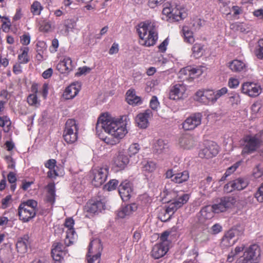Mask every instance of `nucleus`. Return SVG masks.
I'll return each mask as SVG.
<instances>
[{
  "mask_svg": "<svg viewBox=\"0 0 263 263\" xmlns=\"http://www.w3.org/2000/svg\"><path fill=\"white\" fill-rule=\"evenodd\" d=\"M27 102L29 105L36 107L40 105V102L37 99L36 94H30L27 98Z\"/></svg>",
  "mask_w": 263,
  "mask_h": 263,
  "instance_id": "nucleus-50",
  "label": "nucleus"
},
{
  "mask_svg": "<svg viewBox=\"0 0 263 263\" xmlns=\"http://www.w3.org/2000/svg\"><path fill=\"white\" fill-rule=\"evenodd\" d=\"M11 124V122L8 117H0V126L4 128L5 132H8L9 130Z\"/></svg>",
  "mask_w": 263,
  "mask_h": 263,
  "instance_id": "nucleus-46",
  "label": "nucleus"
},
{
  "mask_svg": "<svg viewBox=\"0 0 263 263\" xmlns=\"http://www.w3.org/2000/svg\"><path fill=\"white\" fill-rule=\"evenodd\" d=\"M11 201V195H7L5 198L3 199L2 200V208L4 209L8 207Z\"/></svg>",
  "mask_w": 263,
  "mask_h": 263,
  "instance_id": "nucleus-62",
  "label": "nucleus"
},
{
  "mask_svg": "<svg viewBox=\"0 0 263 263\" xmlns=\"http://www.w3.org/2000/svg\"><path fill=\"white\" fill-rule=\"evenodd\" d=\"M37 205V202L32 199L21 203L18 209L20 219L27 222L33 218L36 215Z\"/></svg>",
  "mask_w": 263,
  "mask_h": 263,
  "instance_id": "nucleus-4",
  "label": "nucleus"
},
{
  "mask_svg": "<svg viewBox=\"0 0 263 263\" xmlns=\"http://www.w3.org/2000/svg\"><path fill=\"white\" fill-rule=\"evenodd\" d=\"M241 161H238L234 163L233 165L229 167L225 172L224 175L221 177L220 179V181H224L227 177L230 176L231 174H232L233 173H234L236 169L239 167V166L240 165Z\"/></svg>",
  "mask_w": 263,
  "mask_h": 263,
  "instance_id": "nucleus-45",
  "label": "nucleus"
},
{
  "mask_svg": "<svg viewBox=\"0 0 263 263\" xmlns=\"http://www.w3.org/2000/svg\"><path fill=\"white\" fill-rule=\"evenodd\" d=\"M194 100L199 103L208 105L205 89L198 90L194 96Z\"/></svg>",
  "mask_w": 263,
  "mask_h": 263,
  "instance_id": "nucleus-40",
  "label": "nucleus"
},
{
  "mask_svg": "<svg viewBox=\"0 0 263 263\" xmlns=\"http://www.w3.org/2000/svg\"><path fill=\"white\" fill-rule=\"evenodd\" d=\"M214 91L216 100H217L220 97L227 93L228 89L226 87H223L220 89Z\"/></svg>",
  "mask_w": 263,
  "mask_h": 263,
  "instance_id": "nucleus-63",
  "label": "nucleus"
},
{
  "mask_svg": "<svg viewBox=\"0 0 263 263\" xmlns=\"http://www.w3.org/2000/svg\"><path fill=\"white\" fill-rule=\"evenodd\" d=\"M212 181V178L208 177L206 179L201 182V189L203 188V192L200 191L201 194L204 196H209L211 194V191H209V187L211 188L212 186L210 185Z\"/></svg>",
  "mask_w": 263,
  "mask_h": 263,
  "instance_id": "nucleus-41",
  "label": "nucleus"
},
{
  "mask_svg": "<svg viewBox=\"0 0 263 263\" xmlns=\"http://www.w3.org/2000/svg\"><path fill=\"white\" fill-rule=\"evenodd\" d=\"M128 162L129 159L127 156L121 153L115 158L114 160V166L118 168L117 171L124 169Z\"/></svg>",
  "mask_w": 263,
  "mask_h": 263,
  "instance_id": "nucleus-30",
  "label": "nucleus"
},
{
  "mask_svg": "<svg viewBox=\"0 0 263 263\" xmlns=\"http://www.w3.org/2000/svg\"><path fill=\"white\" fill-rule=\"evenodd\" d=\"M78 127L73 119H68L65 124L63 137L64 140L69 144L73 143L78 139Z\"/></svg>",
  "mask_w": 263,
  "mask_h": 263,
  "instance_id": "nucleus-8",
  "label": "nucleus"
},
{
  "mask_svg": "<svg viewBox=\"0 0 263 263\" xmlns=\"http://www.w3.org/2000/svg\"><path fill=\"white\" fill-rule=\"evenodd\" d=\"M201 119L202 115L200 113L193 114L187 118L182 123V128L185 130L194 129L200 125Z\"/></svg>",
  "mask_w": 263,
  "mask_h": 263,
  "instance_id": "nucleus-15",
  "label": "nucleus"
},
{
  "mask_svg": "<svg viewBox=\"0 0 263 263\" xmlns=\"http://www.w3.org/2000/svg\"><path fill=\"white\" fill-rule=\"evenodd\" d=\"M189 178L188 172L183 171L175 174L172 180L177 183H181L187 180Z\"/></svg>",
  "mask_w": 263,
  "mask_h": 263,
  "instance_id": "nucleus-38",
  "label": "nucleus"
},
{
  "mask_svg": "<svg viewBox=\"0 0 263 263\" xmlns=\"http://www.w3.org/2000/svg\"><path fill=\"white\" fill-rule=\"evenodd\" d=\"M222 227L218 223L215 224L211 228V233L213 234H217L221 232Z\"/></svg>",
  "mask_w": 263,
  "mask_h": 263,
  "instance_id": "nucleus-64",
  "label": "nucleus"
},
{
  "mask_svg": "<svg viewBox=\"0 0 263 263\" xmlns=\"http://www.w3.org/2000/svg\"><path fill=\"white\" fill-rule=\"evenodd\" d=\"M244 250V246L236 247L234 250H232L231 252L228 254L227 257V261L229 262H232L234 259V257L237 255L239 253L242 252Z\"/></svg>",
  "mask_w": 263,
  "mask_h": 263,
  "instance_id": "nucleus-44",
  "label": "nucleus"
},
{
  "mask_svg": "<svg viewBox=\"0 0 263 263\" xmlns=\"http://www.w3.org/2000/svg\"><path fill=\"white\" fill-rule=\"evenodd\" d=\"M169 235L170 232L168 231L163 232L160 236L159 240L160 242L159 243L168 247L170 242L167 239Z\"/></svg>",
  "mask_w": 263,
  "mask_h": 263,
  "instance_id": "nucleus-51",
  "label": "nucleus"
},
{
  "mask_svg": "<svg viewBox=\"0 0 263 263\" xmlns=\"http://www.w3.org/2000/svg\"><path fill=\"white\" fill-rule=\"evenodd\" d=\"M249 184V181L246 178H238L229 182L224 185V191L228 193L234 190L240 191L245 189Z\"/></svg>",
  "mask_w": 263,
  "mask_h": 263,
  "instance_id": "nucleus-14",
  "label": "nucleus"
},
{
  "mask_svg": "<svg viewBox=\"0 0 263 263\" xmlns=\"http://www.w3.org/2000/svg\"><path fill=\"white\" fill-rule=\"evenodd\" d=\"M108 168L106 166L94 168L91 170L92 183L96 187L101 185L106 180Z\"/></svg>",
  "mask_w": 263,
  "mask_h": 263,
  "instance_id": "nucleus-10",
  "label": "nucleus"
},
{
  "mask_svg": "<svg viewBox=\"0 0 263 263\" xmlns=\"http://www.w3.org/2000/svg\"><path fill=\"white\" fill-rule=\"evenodd\" d=\"M254 197L258 202H263V183L255 193Z\"/></svg>",
  "mask_w": 263,
  "mask_h": 263,
  "instance_id": "nucleus-53",
  "label": "nucleus"
},
{
  "mask_svg": "<svg viewBox=\"0 0 263 263\" xmlns=\"http://www.w3.org/2000/svg\"><path fill=\"white\" fill-rule=\"evenodd\" d=\"M200 220L210 219L214 216V211L211 205H207L203 207L200 212Z\"/></svg>",
  "mask_w": 263,
  "mask_h": 263,
  "instance_id": "nucleus-35",
  "label": "nucleus"
},
{
  "mask_svg": "<svg viewBox=\"0 0 263 263\" xmlns=\"http://www.w3.org/2000/svg\"><path fill=\"white\" fill-rule=\"evenodd\" d=\"M51 28V24L49 22L43 21L40 25V30L44 32H48Z\"/></svg>",
  "mask_w": 263,
  "mask_h": 263,
  "instance_id": "nucleus-56",
  "label": "nucleus"
},
{
  "mask_svg": "<svg viewBox=\"0 0 263 263\" xmlns=\"http://www.w3.org/2000/svg\"><path fill=\"white\" fill-rule=\"evenodd\" d=\"M235 202V199L232 196L224 197L221 198L219 203L215 204L212 206L215 213H219L223 212L228 209L232 207Z\"/></svg>",
  "mask_w": 263,
  "mask_h": 263,
  "instance_id": "nucleus-16",
  "label": "nucleus"
},
{
  "mask_svg": "<svg viewBox=\"0 0 263 263\" xmlns=\"http://www.w3.org/2000/svg\"><path fill=\"white\" fill-rule=\"evenodd\" d=\"M168 249V246L157 243L152 248L151 256L155 259L160 258L166 254Z\"/></svg>",
  "mask_w": 263,
  "mask_h": 263,
  "instance_id": "nucleus-21",
  "label": "nucleus"
},
{
  "mask_svg": "<svg viewBox=\"0 0 263 263\" xmlns=\"http://www.w3.org/2000/svg\"><path fill=\"white\" fill-rule=\"evenodd\" d=\"M179 144L184 149H191L195 145V141L193 137L190 135H184L179 139Z\"/></svg>",
  "mask_w": 263,
  "mask_h": 263,
  "instance_id": "nucleus-29",
  "label": "nucleus"
},
{
  "mask_svg": "<svg viewBox=\"0 0 263 263\" xmlns=\"http://www.w3.org/2000/svg\"><path fill=\"white\" fill-rule=\"evenodd\" d=\"M260 252V248L257 245L250 246L245 249L240 263H258Z\"/></svg>",
  "mask_w": 263,
  "mask_h": 263,
  "instance_id": "nucleus-9",
  "label": "nucleus"
},
{
  "mask_svg": "<svg viewBox=\"0 0 263 263\" xmlns=\"http://www.w3.org/2000/svg\"><path fill=\"white\" fill-rule=\"evenodd\" d=\"M101 254L87 253L86 259L88 263H100Z\"/></svg>",
  "mask_w": 263,
  "mask_h": 263,
  "instance_id": "nucleus-49",
  "label": "nucleus"
},
{
  "mask_svg": "<svg viewBox=\"0 0 263 263\" xmlns=\"http://www.w3.org/2000/svg\"><path fill=\"white\" fill-rule=\"evenodd\" d=\"M159 102L158 101V98L156 96H154L152 97L150 102H149V106L150 107L154 110H156L157 109L158 107L159 106Z\"/></svg>",
  "mask_w": 263,
  "mask_h": 263,
  "instance_id": "nucleus-54",
  "label": "nucleus"
},
{
  "mask_svg": "<svg viewBox=\"0 0 263 263\" xmlns=\"http://www.w3.org/2000/svg\"><path fill=\"white\" fill-rule=\"evenodd\" d=\"M229 102L232 105H237L240 102V97L238 94H234L229 98Z\"/></svg>",
  "mask_w": 263,
  "mask_h": 263,
  "instance_id": "nucleus-61",
  "label": "nucleus"
},
{
  "mask_svg": "<svg viewBox=\"0 0 263 263\" xmlns=\"http://www.w3.org/2000/svg\"><path fill=\"white\" fill-rule=\"evenodd\" d=\"M21 53L18 55V60L22 64H27L29 61L28 52L29 48L28 47L21 48L20 49Z\"/></svg>",
  "mask_w": 263,
  "mask_h": 263,
  "instance_id": "nucleus-37",
  "label": "nucleus"
},
{
  "mask_svg": "<svg viewBox=\"0 0 263 263\" xmlns=\"http://www.w3.org/2000/svg\"><path fill=\"white\" fill-rule=\"evenodd\" d=\"M102 128L104 131L112 137H105L104 141L110 145H115L119 142L127 133L126 123L122 119L112 118L107 114H103L98 118L96 124V129Z\"/></svg>",
  "mask_w": 263,
  "mask_h": 263,
  "instance_id": "nucleus-1",
  "label": "nucleus"
},
{
  "mask_svg": "<svg viewBox=\"0 0 263 263\" xmlns=\"http://www.w3.org/2000/svg\"><path fill=\"white\" fill-rule=\"evenodd\" d=\"M241 91L243 93L254 98L259 95L261 89L260 86L256 83L245 82L241 86Z\"/></svg>",
  "mask_w": 263,
  "mask_h": 263,
  "instance_id": "nucleus-17",
  "label": "nucleus"
},
{
  "mask_svg": "<svg viewBox=\"0 0 263 263\" xmlns=\"http://www.w3.org/2000/svg\"><path fill=\"white\" fill-rule=\"evenodd\" d=\"M67 253L65 248L62 243L55 242L52 245L51 255L53 259L55 261H61Z\"/></svg>",
  "mask_w": 263,
  "mask_h": 263,
  "instance_id": "nucleus-18",
  "label": "nucleus"
},
{
  "mask_svg": "<svg viewBox=\"0 0 263 263\" xmlns=\"http://www.w3.org/2000/svg\"><path fill=\"white\" fill-rule=\"evenodd\" d=\"M119 193L124 201H127L133 193L132 183L127 181L122 182L119 186Z\"/></svg>",
  "mask_w": 263,
  "mask_h": 263,
  "instance_id": "nucleus-20",
  "label": "nucleus"
},
{
  "mask_svg": "<svg viewBox=\"0 0 263 263\" xmlns=\"http://www.w3.org/2000/svg\"><path fill=\"white\" fill-rule=\"evenodd\" d=\"M263 140V130L260 135L254 136H247L243 140V148L241 152L242 155L251 154L256 151Z\"/></svg>",
  "mask_w": 263,
  "mask_h": 263,
  "instance_id": "nucleus-5",
  "label": "nucleus"
},
{
  "mask_svg": "<svg viewBox=\"0 0 263 263\" xmlns=\"http://www.w3.org/2000/svg\"><path fill=\"white\" fill-rule=\"evenodd\" d=\"M255 56L260 60H263V39L257 43L254 49Z\"/></svg>",
  "mask_w": 263,
  "mask_h": 263,
  "instance_id": "nucleus-42",
  "label": "nucleus"
},
{
  "mask_svg": "<svg viewBox=\"0 0 263 263\" xmlns=\"http://www.w3.org/2000/svg\"><path fill=\"white\" fill-rule=\"evenodd\" d=\"M80 89V85L78 83L71 84L65 89L63 96L65 99H72L78 95Z\"/></svg>",
  "mask_w": 263,
  "mask_h": 263,
  "instance_id": "nucleus-26",
  "label": "nucleus"
},
{
  "mask_svg": "<svg viewBox=\"0 0 263 263\" xmlns=\"http://www.w3.org/2000/svg\"><path fill=\"white\" fill-rule=\"evenodd\" d=\"M164 6L162 14L169 18L179 21L185 18L187 15L186 9L179 2L166 3Z\"/></svg>",
  "mask_w": 263,
  "mask_h": 263,
  "instance_id": "nucleus-3",
  "label": "nucleus"
},
{
  "mask_svg": "<svg viewBox=\"0 0 263 263\" xmlns=\"http://www.w3.org/2000/svg\"><path fill=\"white\" fill-rule=\"evenodd\" d=\"M218 153V146L213 141H208L205 144V146L201 149L199 156L202 158L209 159L215 156Z\"/></svg>",
  "mask_w": 263,
  "mask_h": 263,
  "instance_id": "nucleus-13",
  "label": "nucleus"
},
{
  "mask_svg": "<svg viewBox=\"0 0 263 263\" xmlns=\"http://www.w3.org/2000/svg\"><path fill=\"white\" fill-rule=\"evenodd\" d=\"M153 149L158 154H166L168 152V145L164 140L158 139L154 143Z\"/></svg>",
  "mask_w": 263,
  "mask_h": 263,
  "instance_id": "nucleus-31",
  "label": "nucleus"
},
{
  "mask_svg": "<svg viewBox=\"0 0 263 263\" xmlns=\"http://www.w3.org/2000/svg\"><path fill=\"white\" fill-rule=\"evenodd\" d=\"M189 199V194L181 193L178 195L171 203H169L165 210L164 217H166V218H161V220L165 221L169 220L174 212L186 203Z\"/></svg>",
  "mask_w": 263,
  "mask_h": 263,
  "instance_id": "nucleus-6",
  "label": "nucleus"
},
{
  "mask_svg": "<svg viewBox=\"0 0 263 263\" xmlns=\"http://www.w3.org/2000/svg\"><path fill=\"white\" fill-rule=\"evenodd\" d=\"M186 86L183 83H177L171 87L170 91V98L171 100H178L187 97Z\"/></svg>",
  "mask_w": 263,
  "mask_h": 263,
  "instance_id": "nucleus-12",
  "label": "nucleus"
},
{
  "mask_svg": "<svg viewBox=\"0 0 263 263\" xmlns=\"http://www.w3.org/2000/svg\"><path fill=\"white\" fill-rule=\"evenodd\" d=\"M192 55L195 58L201 57L203 53V46L200 44L196 43L192 47Z\"/></svg>",
  "mask_w": 263,
  "mask_h": 263,
  "instance_id": "nucleus-43",
  "label": "nucleus"
},
{
  "mask_svg": "<svg viewBox=\"0 0 263 263\" xmlns=\"http://www.w3.org/2000/svg\"><path fill=\"white\" fill-rule=\"evenodd\" d=\"M90 70L91 68L87 66L80 67L78 68V71L76 73V76L79 77L83 74H86L89 73Z\"/></svg>",
  "mask_w": 263,
  "mask_h": 263,
  "instance_id": "nucleus-58",
  "label": "nucleus"
},
{
  "mask_svg": "<svg viewBox=\"0 0 263 263\" xmlns=\"http://www.w3.org/2000/svg\"><path fill=\"white\" fill-rule=\"evenodd\" d=\"M126 100L127 102L132 105H138L142 103L141 98L137 96L135 90L132 89L127 91Z\"/></svg>",
  "mask_w": 263,
  "mask_h": 263,
  "instance_id": "nucleus-32",
  "label": "nucleus"
},
{
  "mask_svg": "<svg viewBox=\"0 0 263 263\" xmlns=\"http://www.w3.org/2000/svg\"><path fill=\"white\" fill-rule=\"evenodd\" d=\"M42 10L43 7L41 4L37 1L34 2L31 5V12L34 15H40Z\"/></svg>",
  "mask_w": 263,
  "mask_h": 263,
  "instance_id": "nucleus-47",
  "label": "nucleus"
},
{
  "mask_svg": "<svg viewBox=\"0 0 263 263\" xmlns=\"http://www.w3.org/2000/svg\"><path fill=\"white\" fill-rule=\"evenodd\" d=\"M140 149L139 145L137 143L132 144L128 148L129 155H134L138 153Z\"/></svg>",
  "mask_w": 263,
  "mask_h": 263,
  "instance_id": "nucleus-57",
  "label": "nucleus"
},
{
  "mask_svg": "<svg viewBox=\"0 0 263 263\" xmlns=\"http://www.w3.org/2000/svg\"><path fill=\"white\" fill-rule=\"evenodd\" d=\"M208 105L213 104L217 100L213 90L205 89Z\"/></svg>",
  "mask_w": 263,
  "mask_h": 263,
  "instance_id": "nucleus-48",
  "label": "nucleus"
},
{
  "mask_svg": "<svg viewBox=\"0 0 263 263\" xmlns=\"http://www.w3.org/2000/svg\"><path fill=\"white\" fill-rule=\"evenodd\" d=\"M105 204L101 201L91 200L85 205V210L89 213L95 214L100 212L105 209Z\"/></svg>",
  "mask_w": 263,
  "mask_h": 263,
  "instance_id": "nucleus-22",
  "label": "nucleus"
},
{
  "mask_svg": "<svg viewBox=\"0 0 263 263\" xmlns=\"http://www.w3.org/2000/svg\"><path fill=\"white\" fill-rule=\"evenodd\" d=\"M156 163L152 161L144 160L142 162V171L145 174H149L155 171Z\"/></svg>",
  "mask_w": 263,
  "mask_h": 263,
  "instance_id": "nucleus-34",
  "label": "nucleus"
},
{
  "mask_svg": "<svg viewBox=\"0 0 263 263\" xmlns=\"http://www.w3.org/2000/svg\"><path fill=\"white\" fill-rule=\"evenodd\" d=\"M73 68L72 62L69 57H65L57 65V69L61 73H67Z\"/></svg>",
  "mask_w": 263,
  "mask_h": 263,
  "instance_id": "nucleus-25",
  "label": "nucleus"
},
{
  "mask_svg": "<svg viewBox=\"0 0 263 263\" xmlns=\"http://www.w3.org/2000/svg\"><path fill=\"white\" fill-rule=\"evenodd\" d=\"M158 23L153 20H147L138 25L137 32L141 45L149 47L154 45L158 40Z\"/></svg>",
  "mask_w": 263,
  "mask_h": 263,
  "instance_id": "nucleus-2",
  "label": "nucleus"
},
{
  "mask_svg": "<svg viewBox=\"0 0 263 263\" xmlns=\"http://www.w3.org/2000/svg\"><path fill=\"white\" fill-rule=\"evenodd\" d=\"M202 71L200 68L189 66L181 69L179 72V78L182 81H191L201 75Z\"/></svg>",
  "mask_w": 263,
  "mask_h": 263,
  "instance_id": "nucleus-11",
  "label": "nucleus"
},
{
  "mask_svg": "<svg viewBox=\"0 0 263 263\" xmlns=\"http://www.w3.org/2000/svg\"><path fill=\"white\" fill-rule=\"evenodd\" d=\"M31 37L29 33H26L21 36V43L24 45H28L30 43Z\"/></svg>",
  "mask_w": 263,
  "mask_h": 263,
  "instance_id": "nucleus-59",
  "label": "nucleus"
},
{
  "mask_svg": "<svg viewBox=\"0 0 263 263\" xmlns=\"http://www.w3.org/2000/svg\"><path fill=\"white\" fill-rule=\"evenodd\" d=\"M137 209V205L135 203L128 204L121 208L117 213V216L120 218H124L130 215Z\"/></svg>",
  "mask_w": 263,
  "mask_h": 263,
  "instance_id": "nucleus-28",
  "label": "nucleus"
},
{
  "mask_svg": "<svg viewBox=\"0 0 263 263\" xmlns=\"http://www.w3.org/2000/svg\"><path fill=\"white\" fill-rule=\"evenodd\" d=\"M119 181L116 179H112L105 185V187L109 191L114 190L116 189Z\"/></svg>",
  "mask_w": 263,
  "mask_h": 263,
  "instance_id": "nucleus-52",
  "label": "nucleus"
},
{
  "mask_svg": "<svg viewBox=\"0 0 263 263\" xmlns=\"http://www.w3.org/2000/svg\"><path fill=\"white\" fill-rule=\"evenodd\" d=\"M47 49V45L46 43L44 41H38L36 43V51L37 52H44Z\"/></svg>",
  "mask_w": 263,
  "mask_h": 263,
  "instance_id": "nucleus-55",
  "label": "nucleus"
},
{
  "mask_svg": "<svg viewBox=\"0 0 263 263\" xmlns=\"http://www.w3.org/2000/svg\"><path fill=\"white\" fill-rule=\"evenodd\" d=\"M229 68L234 72H245L247 70L248 66L243 61L235 59L228 64Z\"/></svg>",
  "mask_w": 263,
  "mask_h": 263,
  "instance_id": "nucleus-23",
  "label": "nucleus"
},
{
  "mask_svg": "<svg viewBox=\"0 0 263 263\" xmlns=\"http://www.w3.org/2000/svg\"><path fill=\"white\" fill-rule=\"evenodd\" d=\"M235 235V230H231L228 231L221 240V247L227 248L233 245L236 241Z\"/></svg>",
  "mask_w": 263,
  "mask_h": 263,
  "instance_id": "nucleus-27",
  "label": "nucleus"
},
{
  "mask_svg": "<svg viewBox=\"0 0 263 263\" xmlns=\"http://www.w3.org/2000/svg\"><path fill=\"white\" fill-rule=\"evenodd\" d=\"M74 223L73 219L67 218L62 228L65 237L64 242L67 247L72 245L77 239V235L73 228Z\"/></svg>",
  "mask_w": 263,
  "mask_h": 263,
  "instance_id": "nucleus-7",
  "label": "nucleus"
},
{
  "mask_svg": "<svg viewBox=\"0 0 263 263\" xmlns=\"http://www.w3.org/2000/svg\"><path fill=\"white\" fill-rule=\"evenodd\" d=\"M46 200L51 204H53L55 201V184L54 183H49L47 187Z\"/></svg>",
  "mask_w": 263,
  "mask_h": 263,
  "instance_id": "nucleus-36",
  "label": "nucleus"
},
{
  "mask_svg": "<svg viewBox=\"0 0 263 263\" xmlns=\"http://www.w3.org/2000/svg\"><path fill=\"white\" fill-rule=\"evenodd\" d=\"M239 84L238 80L234 78H230L229 80L228 85L231 88H236Z\"/></svg>",
  "mask_w": 263,
  "mask_h": 263,
  "instance_id": "nucleus-60",
  "label": "nucleus"
},
{
  "mask_svg": "<svg viewBox=\"0 0 263 263\" xmlns=\"http://www.w3.org/2000/svg\"><path fill=\"white\" fill-rule=\"evenodd\" d=\"M182 32L185 42L192 44L195 42L193 33L187 26H184L183 27Z\"/></svg>",
  "mask_w": 263,
  "mask_h": 263,
  "instance_id": "nucleus-39",
  "label": "nucleus"
},
{
  "mask_svg": "<svg viewBox=\"0 0 263 263\" xmlns=\"http://www.w3.org/2000/svg\"><path fill=\"white\" fill-rule=\"evenodd\" d=\"M30 240L28 235H26L22 237L19 238L16 243L17 251L21 254H24L27 252L28 248L30 247Z\"/></svg>",
  "mask_w": 263,
  "mask_h": 263,
  "instance_id": "nucleus-24",
  "label": "nucleus"
},
{
  "mask_svg": "<svg viewBox=\"0 0 263 263\" xmlns=\"http://www.w3.org/2000/svg\"><path fill=\"white\" fill-rule=\"evenodd\" d=\"M152 111L149 109L145 110L137 115L135 121L137 125L141 128H146L149 124V119L152 117Z\"/></svg>",
  "mask_w": 263,
  "mask_h": 263,
  "instance_id": "nucleus-19",
  "label": "nucleus"
},
{
  "mask_svg": "<svg viewBox=\"0 0 263 263\" xmlns=\"http://www.w3.org/2000/svg\"><path fill=\"white\" fill-rule=\"evenodd\" d=\"M102 249V245H101L100 240L96 238L91 240L90 242L88 253L101 254Z\"/></svg>",
  "mask_w": 263,
  "mask_h": 263,
  "instance_id": "nucleus-33",
  "label": "nucleus"
}]
</instances>
